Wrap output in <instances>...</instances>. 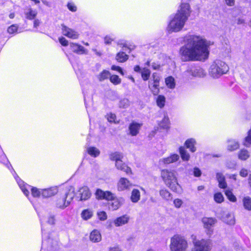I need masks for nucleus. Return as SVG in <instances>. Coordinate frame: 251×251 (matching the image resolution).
Here are the masks:
<instances>
[{"label": "nucleus", "mask_w": 251, "mask_h": 251, "mask_svg": "<svg viewBox=\"0 0 251 251\" xmlns=\"http://www.w3.org/2000/svg\"><path fill=\"white\" fill-rule=\"evenodd\" d=\"M115 166L117 169L122 171L127 174H131V169L123 163L122 159L115 163Z\"/></svg>", "instance_id": "6ab92c4d"}, {"label": "nucleus", "mask_w": 251, "mask_h": 251, "mask_svg": "<svg viewBox=\"0 0 251 251\" xmlns=\"http://www.w3.org/2000/svg\"><path fill=\"white\" fill-rule=\"evenodd\" d=\"M251 144V128L248 131V135L245 139L244 145L249 147Z\"/></svg>", "instance_id": "a18cd8bd"}, {"label": "nucleus", "mask_w": 251, "mask_h": 251, "mask_svg": "<svg viewBox=\"0 0 251 251\" xmlns=\"http://www.w3.org/2000/svg\"><path fill=\"white\" fill-rule=\"evenodd\" d=\"M37 14V12L36 11L33 10L31 8L28 9V12L25 13L26 18L28 20L34 19L36 16Z\"/></svg>", "instance_id": "e433bc0d"}, {"label": "nucleus", "mask_w": 251, "mask_h": 251, "mask_svg": "<svg viewBox=\"0 0 251 251\" xmlns=\"http://www.w3.org/2000/svg\"><path fill=\"white\" fill-rule=\"evenodd\" d=\"M81 215L84 220H87L92 217L93 212L89 209H85L82 211Z\"/></svg>", "instance_id": "c9c22d12"}, {"label": "nucleus", "mask_w": 251, "mask_h": 251, "mask_svg": "<svg viewBox=\"0 0 251 251\" xmlns=\"http://www.w3.org/2000/svg\"><path fill=\"white\" fill-rule=\"evenodd\" d=\"M184 44L179 49L183 61H195L205 59L209 54L208 43L202 36L187 34L184 37Z\"/></svg>", "instance_id": "f257e3e1"}, {"label": "nucleus", "mask_w": 251, "mask_h": 251, "mask_svg": "<svg viewBox=\"0 0 251 251\" xmlns=\"http://www.w3.org/2000/svg\"><path fill=\"white\" fill-rule=\"evenodd\" d=\"M110 81L115 85H117L121 83V79L117 75H113L110 77Z\"/></svg>", "instance_id": "c03bdc74"}, {"label": "nucleus", "mask_w": 251, "mask_h": 251, "mask_svg": "<svg viewBox=\"0 0 251 251\" xmlns=\"http://www.w3.org/2000/svg\"><path fill=\"white\" fill-rule=\"evenodd\" d=\"M110 75V73L109 71L106 70H103L98 75V78L100 81H102L107 78H108Z\"/></svg>", "instance_id": "f704fd0d"}, {"label": "nucleus", "mask_w": 251, "mask_h": 251, "mask_svg": "<svg viewBox=\"0 0 251 251\" xmlns=\"http://www.w3.org/2000/svg\"><path fill=\"white\" fill-rule=\"evenodd\" d=\"M141 124H139L136 122H132L130 124L128 129L129 131V134L132 136H136L138 133L141 127L142 126Z\"/></svg>", "instance_id": "f3484780"}, {"label": "nucleus", "mask_w": 251, "mask_h": 251, "mask_svg": "<svg viewBox=\"0 0 251 251\" xmlns=\"http://www.w3.org/2000/svg\"><path fill=\"white\" fill-rule=\"evenodd\" d=\"M132 186V183L127 178L121 177L117 183V189L123 191L129 189Z\"/></svg>", "instance_id": "ddd939ff"}, {"label": "nucleus", "mask_w": 251, "mask_h": 251, "mask_svg": "<svg viewBox=\"0 0 251 251\" xmlns=\"http://www.w3.org/2000/svg\"><path fill=\"white\" fill-rule=\"evenodd\" d=\"M228 71V66L221 60H217L210 66L209 74L213 78H218Z\"/></svg>", "instance_id": "423d86ee"}, {"label": "nucleus", "mask_w": 251, "mask_h": 251, "mask_svg": "<svg viewBox=\"0 0 251 251\" xmlns=\"http://www.w3.org/2000/svg\"><path fill=\"white\" fill-rule=\"evenodd\" d=\"M111 69L112 70H114V71H118L122 75H124V73H123V72L122 71V68L121 67H119V66H115V65H113L111 67Z\"/></svg>", "instance_id": "6e6d98bb"}, {"label": "nucleus", "mask_w": 251, "mask_h": 251, "mask_svg": "<svg viewBox=\"0 0 251 251\" xmlns=\"http://www.w3.org/2000/svg\"><path fill=\"white\" fill-rule=\"evenodd\" d=\"M165 83L167 87L170 89H174L175 87L176 83L175 79L172 76H169L165 79Z\"/></svg>", "instance_id": "473e14b6"}, {"label": "nucleus", "mask_w": 251, "mask_h": 251, "mask_svg": "<svg viewBox=\"0 0 251 251\" xmlns=\"http://www.w3.org/2000/svg\"><path fill=\"white\" fill-rule=\"evenodd\" d=\"M226 166L230 169L234 168L236 166V163L234 161H229L227 163Z\"/></svg>", "instance_id": "e2e57ef3"}, {"label": "nucleus", "mask_w": 251, "mask_h": 251, "mask_svg": "<svg viewBox=\"0 0 251 251\" xmlns=\"http://www.w3.org/2000/svg\"><path fill=\"white\" fill-rule=\"evenodd\" d=\"M59 41L63 46H67L68 45V41L63 37L59 38Z\"/></svg>", "instance_id": "5fc2aeb1"}, {"label": "nucleus", "mask_w": 251, "mask_h": 251, "mask_svg": "<svg viewBox=\"0 0 251 251\" xmlns=\"http://www.w3.org/2000/svg\"><path fill=\"white\" fill-rule=\"evenodd\" d=\"M190 6L188 3H182L180 9L170 22L168 28L172 32H178L184 27L191 14Z\"/></svg>", "instance_id": "f03ea898"}, {"label": "nucleus", "mask_w": 251, "mask_h": 251, "mask_svg": "<svg viewBox=\"0 0 251 251\" xmlns=\"http://www.w3.org/2000/svg\"><path fill=\"white\" fill-rule=\"evenodd\" d=\"M128 58V55L123 51L118 53L116 56V60L119 62H125Z\"/></svg>", "instance_id": "c756f323"}, {"label": "nucleus", "mask_w": 251, "mask_h": 251, "mask_svg": "<svg viewBox=\"0 0 251 251\" xmlns=\"http://www.w3.org/2000/svg\"><path fill=\"white\" fill-rule=\"evenodd\" d=\"M226 3L229 6H233L235 4V0H225Z\"/></svg>", "instance_id": "69168bd1"}, {"label": "nucleus", "mask_w": 251, "mask_h": 251, "mask_svg": "<svg viewBox=\"0 0 251 251\" xmlns=\"http://www.w3.org/2000/svg\"><path fill=\"white\" fill-rule=\"evenodd\" d=\"M186 75H191L194 77H203L206 75V73L203 69L198 67H190L185 72Z\"/></svg>", "instance_id": "9d476101"}, {"label": "nucleus", "mask_w": 251, "mask_h": 251, "mask_svg": "<svg viewBox=\"0 0 251 251\" xmlns=\"http://www.w3.org/2000/svg\"><path fill=\"white\" fill-rule=\"evenodd\" d=\"M90 239L93 242H100L101 239V235L97 230H94L90 235Z\"/></svg>", "instance_id": "393cba45"}, {"label": "nucleus", "mask_w": 251, "mask_h": 251, "mask_svg": "<svg viewBox=\"0 0 251 251\" xmlns=\"http://www.w3.org/2000/svg\"><path fill=\"white\" fill-rule=\"evenodd\" d=\"M193 174L195 176L199 177L201 175V171L197 167L194 168Z\"/></svg>", "instance_id": "864d4df0"}, {"label": "nucleus", "mask_w": 251, "mask_h": 251, "mask_svg": "<svg viewBox=\"0 0 251 251\" xmlns=\"http://www.w3.org/2000/svg\"><path fill=\"white\" fill-rule=\"evenodd\" d=\"M108 251H121V250L118 246H115L109 248Z\"/></svg>", "instance_id": "774afa93"}, {"label": "nucleus", "mask_w": 251, "mask_h": 251, "mask_svg": "<svg viewBox=\"0 0 251 251\" xmlns=\"http://www.w3.org/2000/svg\"><path fill=\"white\" fill-rule=\"evenodd\" d=\"M67 6L68 9L73 12H75L76 11V7L73 3H69L67 5Z\"/></svg>", "instance_id": "bf43d9fd"}, {"label": "nucleus", "mask_w": 251, "mask_h": 251, "mask_svg": "<svg viewBox=\"0 0 251 251\" xmlns=\"http://www.w3.org/2000/svg\"><path fill=\"white\" fill-rule=\"evenodd\" d=\"M214 199L216 202L220 203L224 201V198L222 194L218 192L214 194Z\"/></svg>", "instance_id": "79ce46f5"}, {"label": "nucleus", "mask_w": 251, "mask_h": 251, "mask_svg": "<svg viewBox=\"0 0 251 251\" xmlns=\"http://www.w3.org/2000/svg\"><path fill=\"white\" fill-rule=\"evenodd\" d=\"M179 153L183 161H188L190 159V155L183 147L179 148Z\"/></svg>", "instance_id": "2f4dec72"}, {"label": "nucleus", "mask_w": 251, "mask_h": 251, "mask_svg": "<svg viewBox=\"0 0 251 251\" xmlns=\"http://www.w3.org/2000/svg\"><path fill=\"white\" fill-rule=\"evenodd\" d=\"M160 196L165 201H169L172 199V194L166 189H162L159 191Z\"/></svg>", "instance_id": "a878e982"}, {"label": "nucleus", "mask_w": 251, "mask_h": 251, "mask_svg": "<svg viewBox=\"0 0 251 251\" xmlns=\"http://www.w3.org/2000/svg\"><path fill=\"white\" fill-rule=\"evenodd\" d=\"M216 178L219 182V187L223 189L226 188L227 186V184L224 176L222 173H218L216 174Z\"/></svg>", "instance_id": "5701e85b"}, {"label": "nucleus", "mask_w": 251, "mask_h": 251, "mask_svg": "<svg viewBox=\"0 0 251 251\" xmlns=\"http://www.w3.org/2000/svg\"><path fill=\"white\" fill-rule=\"evenodd\" d=\"M47 222L50 225H53L55 223V218L54 216L50 215L48 218Z\"/></svg>", "instance_id": "052dcab7"}, {"label": "nucleus", "mask_w": 251, "mask_h": 251, "mask_svg": "<svg viewBox=\"0 0 251 251\" xmlns=\"http://www.w3.org/2000/svg\"><path fill=\"white\" fill-rule=\"evenodd\" d=\"M242 202L244 208L248 211H251V198L246 196L243 198Z\"/></svg>", "instance_id": "bb28decb"}, {"label": "nucleus", "mask_w": 251, "mask_h": 251, "mask_svg": "<svg viewBox=\"0 0 251 251\" xmlns=\"http://www.w3.org/2000/svg\"><path fill=\"white\" fill-rule=\"evenodd\" d=\"M57 189L56 188H51L50 189L42 190V196L44 198L51 197L57 193Z\"/></svg>", "instance_id": "4be33fe9"}, {"label": "nucleus", "mask_w": 251, "mask_h": 251, "mask_svg": "<svg viewBox=\"0 0 251 251\" xmlns=\"http://www.w3.org/2000/svg\"><path fill=\"white\" fill-rule=\"evenodd\" d=\"M70 48L72 51L77 54H87V51L82 46L77 44L71 43L70 44Z\"/></svg>", "instance_id": "a211bd4d"}, {"label": "nucleus", "mask_w": 251, "mask_h": 251, "mask_svg": "<svg viewBox=\"0 0 251 251\" xmlns=\"http://www.w3.org/2000/svg\"><path fill=\"white\" fill-rule=\"evenodd\" d=\"M159 126L160 127L163 129H169L170 127V122L169 118L167 116H165L159 124Z\"/></svg>", "instance_id": "7c9ffc66"}, {"label": "nucleus", "mask_w": 251, "mask_h": 251, "mask_svg": "<svg viewBox=\"0 0 251 251\" xmlns=\"http://www.w3.org/2000/svg\"><path fill=\"white\" fill-rule=\"evenodd\" d=\"M17 29L18 26L16 25H12L8 28L7 32L10 34H12L17 32Z\"/></svg>", "instance_id": "de8ad7c7"}, {"label": "nucleus", "mask_w": 251, "mask_h": 251, "mask_svg": "<svg viewBox=\"0 0 251 251\" xmlns=\"http://www.w3.org/2000/svg\"><path fill=\"white\" fill-rule=\"evenodd\" d=\"M140 192L138 189H133L131 192L130 200L132 202L136 203L140 199Z\"/></svg>", "instance_id": "b1692460"}, {"label": "nucleus", "mask_w": 251, "mask_h": 251, "mask_svg": "<svg viewBox=\"0 0 251 251\" xmlns=\"http://www.w3.org/2000/svg\"><path fill=\"white\" fill-rule=\"evenodd\" d=\"M196 141L194 139H189L185 141V145L187 148L189 149L192 152H195L196 150L195 145Z\"/></svg>", "instance_id": "c85d7f7f"}, {"label": "nucleus", "mask_w": 251, "mask_h": 251, "mask_svg": "<svg viewBox=\"0 0 251 251\" xmlns=\"http://www.w3.org/2000/svg\"><path fill=\"white\" fill-rule=\"evenodd\" d=\"M123 158V155L119 152H114L110 155V159L112 161H115V163Z\"/></svg>", "instance_id": "58836bf2"}, {"label": "nucleus", "mask_w": 251, "mask_h": 251, "mask_svg": "<svg viewBox=\"0 0 251 251\" xmlns=\"http://www.w3.org/2000/svg\"><path fill=\"white\" fill-rule=\"evenodd\" d=\"M31 193L34 197H38L42 195V190L40 191L36 187L31 189Z\"/></svg>", "instance_id": "49530a36"}, {"label": "nucleus", "mask_w": 251, "mask_h": 251, "mask_svg": "<svg viewBox=\"0 0 251 251\" xmlns=\"http://www.w3.org/2000/svg\"><path fill=\"white\" fill-rule=\"evenodd\" d=\"M165 100L166 99L164 96L159 95L156 99L157 105L160 108H163L165 105Z\"/></svg>", "instance_id": "4c0bfd02"}, {"label": "nucleus", "mask_w": 251, "mask_h": 251, "mask_svg": "<svg viewBox=\"0 0 251 251\" xmlns=\"http://www.w3.org/2000/svg\"><path fill=\"white\" fill-rule=\"evenodd\" d=\"M129 217L127 215H124L116 218L113 223L116 226H120L128 223Z\"/></svg>", "instance_id": "aec40b11"}, {"label": "nucleus", "mask_w": 251, "mask_h": 251, "mask_svg": "<svg viewBox=\"0 0 251 251\" xmlns=\"http://www.w3.org/2000/svg\"><path fill=\"white\" fill-rule=\"evenodd\" d=\"M161 176L167 187L173 191H178L180 185L177 182L175 171L163 169L161 172Z\"/></svg>", "instance_id": "7ed1b4c3"}, {"label": "nucleus", "mask_w": 251, "mask_h": 251, "mask_svg": "<svg viewBox=\"0 0 251 251\" xmlns=\"http://www.w3.org/2000/svg\"><path fill=\"white\" fill-rule=\"evenodd\" d=\"M152 80L149 82V87L153 94L156 95L159 92V86L160 77L155 73L152 75Z\"/></svg>", "instance_id": "1a4fd4ad"}, {"label": "nucleus", "mask_w": 251, "mask_h": 251, "mask_svg": "<svg viewBox=\"0 0 251 251\" xmlns=\"http://www.w3.org/2000/svg\"><path fill=\"white\" fill-rule=\"evenodd\" d=\"M88 153L92 157H96L100 154V150L94 147H90L87 149Z\"/></svg>", "instance_id": "cd10ccee"}, {"label": "nucleus", "mask_w": 251, "mask_h": 251, "mask_svg": "<svg viewBox=\"0 0 251 251\" xmlns=\"http://www.w3.org/2000/svg\"><path fill=\"white\" fill-rule=\"evenodd\" d=\"M227 143V149L229 151H232L237 150L239 148V144L238 142L234 139H228Z\"/></svg>", "instance_id": "412c9836"}, {"label": "nucleus", "mask_w": 251, "mask_h": 251, "mask_svg": "<svg viewBox=\"0 0 251 251\" xmlns=\"http://www.w3.org/2000/svg\"><path fill=\"white\" fill-rule=\"evenodd\" d=\"M97 214L99 218L101 221L105 220L107 219V215L104 211L98 212Z\"/></svg>", "instance_id": "3c124183"}, {"label": "nucleus", "mask_w": 251, "mask_h": 251, "mask_svg": "<svg viewBox=\"0 0 251 251\" xmlns=\"http://www.w3.org/2000/svg\"><path fill=\"white\" fill-rule=\"evenodd\" d=\"M18 183L24 194L25 196H27L29 194V191L24 187V185H22L23 182L22 180H21L20 181H18Z\"/></svg>", "instance_id": "8fccbe9b"}, {"label": "nucleus", "mask_w": 251, "mask_h": 251, "mask_svg": "<svg viewBox=\"0 0 251 251\" xmlns=\"http://www.w3.org/2000/svg\"><path fill=\"white\" fill-rule=\"evenodd\" d=\"M141 73L142 77L144 80H147L149 78L151 74V72L148 69L144 68L141 71Z\"/></svg>", "instance_id": "ea45409f"}, {"label": "nucleus", "mask_w": 251, "mask_h": 251, "mask_svg": "<svg viewBox=\"0 0 251 251\" xmlns=\"http://www.w3.org/2000/svg\"><path fill=\"white\" fill-rule=\"evenodd\" d=\"M75 196L74 187H71L68 192L57 196L55 201V205L57 208L64 209L68 207Z\"/></svg>", "instance_id": "20e7f679"}, {"label": "nucleus", "mask_w": 251, "mask_h": 251, "mask_svg": "<svg viewBox=\"0 0 251 251\" xmlns=\"http://www.w3.org/2000/svg\"><path fill=\"white\" fill-rule=\"evenodd\" d=\"M78 195H79L80 201H86L89 199L91 196L89 188L86 186L82 187L79 189Z\"/></svg>", "instance_id": "dca6fc26"}, {"label": "nucleus", "mask_w": 251, "mask_h": 251, "mask_svg": "<svg viewBox=\"0 0 251 251\" xmlns=\"http://www.w3.org/2000/svg\"><path fill=\"white\" fill-rule=\"evenodd\" d=\"M201 222L203 224V227L206 229L207 235H211L213 233V227L217 222L215 218L211 217H203Z\"/></svg>", "instance_id": "6e6552de"}, {"label": "nucleus", "mask_w": 251, "mask_h": 251, "mask_svg": "<svg viewBox=\"0 0 251 251\" xmlns=\"http://www.w3.org/2000/svg\"><path fill=\"white\" fill-rule=\"evenodd\" d=\"M170 157H171L173 163L177 161L179 158V156L177 154H173L171 155Z\"/></svg>", "instance_id": "4d7b16f0"}, {"label": "nucleus", "mask_w": 251, "mask_h": 251, "mask_svg": "<svg viewBox=\"0 0 251 251\" xmlns=\"http://www.w3.org/2000/svg\"><path fill=\"white\" fill-rule=\"evenodd\" d=\"M113 40V39L110 38L109 36H105L104 38V43L106 44H110L111 43L112 41Z\"/></svg>", "instance_id": "0e129e2a"}, {"label": "nucleus", "mask_w": 251, "mask_h": 251, "mask_svg": "<svg viewBox=\"0 0 251 251\" xmlns=\"http://www.w3.org/2000/svg\"><path fill=\"white\" fill-rule=\"evenodd\" d=\"M239 174L241 176L246 177L248 175V171L245 169H242Z\"/></svg>", "instance_id": "680f3d73"}, {"label": "nucleus", "mask_w": 251, "mask_h": 251, "mask_svg": "<svg viewBox=\"0 0 251 251\" xmlns=\"http://www.w3.org/2000/svg\"><path fill=\"white\" fill-rule=\"evenodd\" d=\"M108 203L109 208L112 210L118 209L124 202L125 200L123 198L114 197Z\"/></svg>", "instance_id": "4468645a"}, {"label": "nucleus", "mask_w": 251, "mask_h": 251, "mask_svg": "<svg viewBox=\"0 0 251 251\" xmlns=\"http://www.w3.org/2000/svg\"><path fill=\"white\" fill-rule=\"evenodd\" d=\"M194 247L191 251H210L212 249V242L209 239L193 240Z\"/></svg>", "instance_id": "0eeeda50"}, {"label": "nucleus", "mask_w": 251, "mask_h": 251, "mask_svg": "<svg viewBox=\"0 0 251 251\" xmlns=\"http://www.w3.org/2000/svg\"><path fill=\"white\" fill-rule=\"evenodd\" d=\"M222 220L229 225H234L235 224L234 215L232 213L225 212L221 217Z\"/></svg>", "instance_id": "2eb2a0df"}, {"label": "nucleus", "mask_w": 251, "mask_h": 251, "mask_svg": "<svg viewBox=\"0 0 251 251\" xmlns=\"http://www.w3.org/2000/svg\"><path fill=\"white\" fill-rule=\"evenodd\" d=\"M62 34L68 38L76 39L79 37V34L73 29H71L64 25H61Z\"/></svg>", "instance_id": "f8f14e48"}, {"label": "nucleus", "mask_w": 251, "mask_h": 251, "mask_svg": "<svg viewBox=\"0 0 251 251\" xmlns=\"http://www.w3.org/2000/svg\"><path fill=\"white\" fill-rule=\"evenodd\" d=\"M169 246L171 251H186L188 244L184 236L176 234L171 237Z\"/></svg>", "instance_id": "39448f33"}, {"label": "nucleus", "mask_w": 251, "mask_h": 251, "mask_svg": "<svg viewBox=\"0 0 251 251\" xmlns=\"http://www.w3.org/2000/svg\"><path fill=\"white\" fill-rule=\"evenodd\" d=\"M96 197L99 200H105L110 201L113 200L115 195L110 191H103L101 189H98L95 193Z\"/></svg>", "instance_id": "9b49d317"}, {"label": "nucleus", "mask_w": 251, "mask_h": 251, "mask_svg": "<svg viewBox=\"0 0 251 251\" xmlns=\"http://www.w3.org/2000/svg\"><path fill=\"white\" fill-rule=\"evenodd\" d=\"M225 195L230 201L232 202H235L237 201L236 197L233 194L232 192L230 190H226Z\"/></svg>", "instance_id": "a19ab883"}, {"label": "nucleus", "mask_w": 251, "mask_h": 251, "mask_svg": "<svg viewBox=\"0 0 251 251\" xmlns=\"http://www.w3.org/2000/svg\"><path fill=\"white\" fill-rule=\"evenodd\" d=\"M174 204L175 205V206L176 208H180L182 203H183V201H182L181 200V199H176L174 200Z\"/></svg>", "instance_id": "09e8293b"}, {"label": "nucleus", "mask_w": 251, "mask_h": 251, "mask_svg": "<svg viewBox=\"0 0 251 251\" xmlns=\"http://www.w3.org/2000/svg\"><path fill=\"white\" fill-rule=\"evenodd\" d=\"M159 162L160 163L164 164H169L173 163V161L171 160V158L170 156L160 159Z\"/></svg>", "instance_id": "603ef678"}, {"label": "nucleus", "mask_w": 251, "mask_h": 251, "mask_svg": "<svg viewBox=\"0 0 251 251\" xmlns=\"http://www.w3.org/2000/svg\"><path fill=\"white\" fill-rule=\"evenodd\" d=\"M151 66H152V68H153V69H154V70L159 69V68L160 67V65H159L157 63H152L151 64Z\"/></svg>", "instance_id": "338daca9"}, {"label": "nucleus", "mask_w": 251, "mask_h": 251, "mask_svg": "<svg viewBox=\"0 0 251 251\" xmlns=\"http://www.w3.org/2000/svg\"><path fill=\"white\" fill-rule=\"evenodd\" d=\"M129 105V101L127 99H124L120 100L119 106L121 108H126Z\"/></svg>", "instance_id": "37998d69"}, {"label": "nucleus", "mask_w": 251, "mask_h": 251, "mask_svg": "<svg viewBox=\"0 0 251 251\" xmlns=\"http://www.w3.org/2000/svg\"><path fill=\"white\" fill-rule=\"evenodd\" d=\"M249 157L250 154L246 150H241L238 153V157L241 160H247Z\"/></svg>", "instance_id": "72a5a7b5"}, {"label": "nucleus", "mask_w": 251, "mask_h": 251, "mask_svg": "<svg viewBox=\"0 0 251 251\" xmlns=\"http://www.w3.org/2000/svg\"><path fill=\"white\" fill-rule=\"evenodd\" d=\"M116 119V115L114 114L110 113L108 115L107 120L109 122H114Z\"/></svg>", "instance_id": "13d9d810"}]
</instances>
